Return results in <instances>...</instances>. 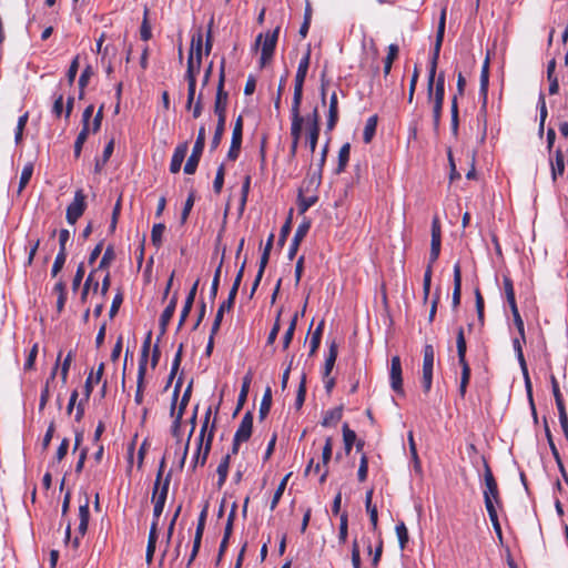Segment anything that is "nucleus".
I'll return each mask as SVG.
<instances>
[{
  "instance_id": "f257e3e1",
  "label": "nucleus",
  "mask_w": 568,
  "mask_h": 568,
  "mask_svg": "<svg viewBox=\"0 0 568 568\" xmlns=\"http://www.w3.org/2000/svg\"><path fill=\"white\" fill-rule=\"evenodd\" d=\"M446 26V8L442 9L436 40L433 49V54L429 63L428 81H427V98L429 102H433V122L434 129L437 130L440 124L444 97H445V74L440 72L436 79L437 63L439 59V52L444 40Z\"/></svg>"
},
{
  "instance_id": "f03ea898",
  "label": "nucleus",
  "mask_w": 568,
  "mask_h": 568,
  "mask_svg": "<svg viewBox=\"0 0 568 568\" xmlns=\"http://www.w3.org/2000/svg\"><path fill=\"white\" fill-rule=\"evenodd\" d=\"M225 82V60L222 59L219 72V83L214 102V113L217 116L216 128L211 141V150L214 151L221 143L226 121V108L229 102V93L224 90Z\"/></svg>"
},
{
  "instance_id": "7ed1b4c3",
  "label": "nucleus",
  "mask_w": 568,
  "mask_h": 568,
  "mask_svg": "<svg viewBox=\"0 0 568 568\" xmlns=\"http://www.w3.org/2000/svg\"><path fill=\"white\" fill-rule=\"evenodd\" d=\"M456 347H457L458 363L462 366L459 394L462 397H464L466 394V390H467V386L469 384V379H470V367L466 361L467 344H466V338L464 335L463 327H459L457 329Z\"/></svg>"
},
{
  "instance_id": "20e7f679",
  "label": "nucleus",
  "mask_w": 568,
  "mask_h": 568,
  "mask_svg": "<svg viewBox=\"0 0 568 568\" xmlns=\"http://www.w3.org/2000/svg\"><path fill=\"white\" fill-rule=\"evenodd\" d=\"M440 246H442V237H432L429 258H428V263H427V266H426V270L424 273V278H423L424 302H427L428 296H429L432 275H433V266L439 257Z\"/></svg>"
},
{
  "instance_id": "39448f33",
  "label": "nucleus",
  "mask_w": 568,
  "mask_h": 568,
  "mask_svg": "<svg viewBox=\"0 0 568 568\" xmlns=\"http://www.w3.org/2000/svg\"><path fill=\"white\" fill-rule=\"evenodd\" d=\"M485 489H484V501L486 509H496V505L500 504L499 490L497 486V481L491 473L490 467L487 463H485Z\"/></svg>"
},
{
  "instance_id": "423d86ee",
  "label": "nucleus",
  "mask_w": 568,
  "mask_h": 568,
  "mask_svg": "<svg viewBox=\"0 0 568 568\" xmlns=\"http://www.w3.org/2000/svg\"><path fill=\"white\" fill-rule=\"evenodd\" d=\"M150 345H151V333L148 334L146 338L143 342L142 351H141V358L139 362L136 392H135V396H134V400L138 405L142 404V402H143L144 377H145V373H146V364H148V357H149V352H150Z\"/></svg>"
},
{
  "instance_id": "0eeeda50",
  "label": "nucleus",
  "mask_w": 568,
  "mask_h": 568,
  "mask_svg": "<svg viewBox=\"0 0 568 568\" xmlns=\"http://www.w3.org/2000/svg\"><path fill=\"white\" fill-rule=\"evenodd\" d=\"M310 60H311V48L308 47L303 58L300 60L296 75H295V83H294V94H293V101L292 102H300L302 103L303 99V85L304 81L307 74V70L310 67Z\"/></svg>"
},
{
  "instance_id": "6e6552de",
  "label": "nucleus",
  "mask_w": 568,
  "mask_h": 568,
  "mask_svg": "<svg viewBox=\"0 0 568 568\" xmlns=\"http://www.w3.org/2000/svg\"><path fill=\"white\" fill-rule=\"evenodd\" d=\"M205 145V128L202 125L199 129L197 138L195 140L193 150L191 155L189 156L185 165H184V173L186 174H194L200 159L202 156L203 150Z\"/></svg>"
},
{
  "instance_id": "1a4fd4ad",
  "label": "nucleus",
  "mask_w": 568,
  "mask_h": 568,
  "mask_svg": "<svg viewBox=\"0 0 568 568\" xmlns=\"http://www.w3.org/2000/svg\"><path fill=\"white\" fill-rule=\"evenodd\" d=\"M87 207L85 194L83 190H77L74 193L73 201L67 207V221L70 224H75L77 221L82 216Z\"/></svg>"
},
{
  "instance_id": "9d476101",
  "label": "nucleus",
  "mask_w": 568,
  "mask_h": 568,
  "mask_svg": "<svg viewBox=\"0 0 568 568\" xmlns=\"http://www.w3.org/2000/svg\"><path fill=\"white\" fill-rule=\"evenodd\" d=\"M278 33L280 27H276L273 31H268L265 33L264 41L262 43L261 67L266 65V63L272 59L276 47Z\"/></svg>"
},
{
  "instance_id": "9b49d317",
  "label": "nucleus",
  "mask_w": 568,
  "mask_h": 568,
  "mask_svg": "<svg viewBox=\"0 0 568 568\" xmlns=\"http://www.w3.org/2000/svg\"><path fill=\"white\" fill-rule=\"evenodd\" d=\"M242 135H243V118L239 115L232 132L231 146L227 152V159L231 161H235L241 151L242 145Z\"/></svg>"
},
{
  "instance_id": "f8f14e48",
  "label": "nucleus",
  "mask_w": 568,
  "mask_h": 568,
  "mask_svg": "<svg viewBox=\"0 0 568 568\" xmlns=\"http://www.w3.org/2000/svg\"><path fill=\"white\" fill-rule=\"evenodd\" d=\"M206 516H207V504L204 506V508L202 509V511L199 516L195 536H194V540H193V548H192L190 558L186 564L187 567H190L192 565V562L196 558L197 552L200 550L202 536H203L204 528H205Z\"/></svg>"
},
{
  "instance_id": "ddd939ff",
  "label": "nucleus",
  "mask_w": 568,
  "mask_h": 568,
  "mask_svg": "<svg viewBox=\"0 0 568 568\" xmlns=\"http://www.w3.org/2000/svg\"><path fill=\"white\" fill-rule=\"evenodd\" d=\"M306 124L308 126V146L313 153L316 149L318 136H320V115L317 108H314L313 112L307 115Z\"/></svg>"
},
{
  "instance_id": "4468645a",
  "label": "nucleus",
  "mask_w": 568,
  "mask_h": 568,
  "mask_svg": "<svg viewBox=\"0 0 568 568\" xmlns=\"http://www.w3.org/2000/svg\"><path fill=\"white\" fill-rule=\"evenodd\" d=\"M311 229V221L307 219H304L303 222L297 226L294 236L292 239L287 257L288 260H293L298 251V247L301 245V242L304 240L306 234L308 233Z\"/></svg>"
},
{
  "instance_id": "2eb2a0df",
  "label": "nucleus",
  "mask_w": 568,
  "mask_h": 568,
  "mask_svg": "<svg viewBox=\"0 0 568 568\" xmlns=\"http://www.w3.org/2000/svg\"><path fill=\"white\" fill-rule=\"evenodd\" d=\"M390 387L397 394H403L402 363L399 356H393L389 372Z\"/></svg>"
},
{
  "instance_id": "dca6fc26",
  "label": "nucleus",
  "mask_w": 568,
  "mask_h": 568,
  "mask_svg": "<svg viewBox=\"0 0 568 568\" xmlns=\"http://www.w3.org/2000/svg\"><path fill=\"white\" fill-rule=\"evenodd\" d=\"M301 103L292 102L291 114H292V124H291V136L292 141L300 142L303 123L306 121L300 113Z\"/></svg>"
},
{
  "instance_id": "f3484780",
  "label": "nucleus",
  "mask_w": 568,
  "mask_h": 568,
  "mask_svg": "<svg viewBox=\"0 0 568 568\" xmlns=\"http://www.w3.org/2000/svg\"><path fill=\"white\" fill-rule=\"evenodd\" d=\"M214 432H215V425L213 423L212 426H211V429L209 432V435L206 437V443L204 445V449L196 448L195 455L193 457V463H192V468L193 469H195L197 465H200V466H204L205 465V463L207 460V457H209V454L211 452L212 442H213V438H214Z\"/></svg>"
},
{
  "instance_id": "a211bd4d",
  "label": "nucleus",
  "mask_w": 568,
  "mask_h": 568,
  "mask_svg": "<svg viewBox=\"0 0 568 568\" xmlns=\"http://www.w3.org/2000/svg\"><path fill=\"white\" fill-rule=\"evenodd\" d=\"M235 298H236L235 292H230L227 300L222 302L221 305L219 306L217 312L215 314L214 322L212 324V334H217V332L221 327V323L223 321L224 313L226 311H230L233 307Z\"/></svg>"
},
{
  "instance_id": "6ab92c4d",
  "label": "nucleus",
  "mask_w": 568,
  "mask_h": 568,
  "mask_svg": "<svg viewBox=\"0 0 568 568\" xmlns=\"http://www.w3.org/2000/svg\"><path fill=\"white\" fill-rule=\"evenodd\" d=\"M253 429V414L246 412L235 432L236 442H247L252 435Z\"/></svg>"
},
{
  "instance_id": "aec40b11",
  "label": "nucleus",
  "mask_w": 568,
  "mask_h": 568,
  "mask_svg": "<svg viewBox=\"0 0 568 568\" xmlns=\"http://www.w3.org/2000/svg\"><path fill=\"white\" fill-rule=\"evenodd\" d=\"M199 282L200 281L196 280L195 283L192 285L191 290L189 291V294H187V296L185 298L183 308H182L181 314H180L178 329H180L184 325L187 316L190 315V312H191V310L193 307L194 300H195V296H196Z\"/></svg>"
},
{
  "instance_id": "412c9836",
  "label": "nucleus",
  "mask_w": 568,
  "mask_h": 568,
  "mask_svg": "<svg viewBox=\"0 0 568 568\" xmlns=\"http://www.w3.org/2000/svg\"><path fill=\"white\" fill-rule=\"evenodd\" d=\"M176 305H178V292H175L173 294L169 304L166 305V307L164 308V311L162 312V314L160 316V328H161L162 334H164L166 332L168 325L171 322V320L175 313Z\"/></svg>"
},
{
  "instance_id": "4be33fe9",
  "label": "nucleus",
  "mask_w": 568,
  "mask_h": 568,
  "mask_svg": "<svg viewBox=\"0 0 568 568\" xmlns=\"http://www.w3.org/2000/svg\"><path fill=\"white\" fill-rule=\"evenodd\" d=\"M189 150L187 142L179 144L172 155L171 163H170V172L171 173H178L181 170L182 163L186 156Z\"/></svg>"
},
{
  "instance_id": "5701e85b",
  "label": "nucleus",
  "mask_w": 568,
  "mask_h": 568,
  "mask_svg": "<svg viewBox=\"0 0 568 568\" xmlns=\"http://www.w3.org/2000/svg\"><path fill=\"white\" fill-rule=\"evenodd\" d=\"M203 34L197 31L192 36L190 53L196 59V70L200 71L202 64Z\"/></svg>"
},
{
  "instance_id": "b1692460",
  "label": "nucleus",
  "mask_w": 568,
  "mask_h": 568,
  "mask_svg": "<svg viewBox=\"0 0 568 568\" xmlns=\"http://www.w3.org/2000/svg\"><path fill=\"white\" fill-rule=\"evenodd\" d=\"M90 518L89 511V497L85 496L84 503L79 507V526H78V535L83 537L88 530Z\"/></svg>"
},
{
  "instance_id": "393cba45",
  "label": "nucleus",
  "mask_w": 568,
  "mask_h": 568,
  "mask_svg": "<svg viewBox=\"0 0 568 568\" xmlns=\"http://www.w3.org/2000/svg\"><path fill=\"white\" fill-rule=\"evenodd\" d=\"M462 295V270L460 264L454 265V291H453V307L457 308L460 304Z\"/></svg>"
},
{
  "instance_id": "a878e982",
  "label": "nucleus",
  "mask_w": 568,
  "mask_h": 568,
  "mask_svg": "<svg viewBox=\"0 0 568 568\" xmlns=\"http://www.w3.org/2000/svg\"><path fill=\"white\" fill-rule=\"evenodd\" d=\"M338 121V101H337V94L336 92H333V94L329 98V108H328V115H327V130L332 131L336 123Z\"/></svg>"
},
{
  "instance_id": "bb28decb",
  "label": "nucleus",
  "mask_w": 568,
  "mask_h": 568,
  "mask_svg": "<svg viewBox=\"0 0 568 568\" xmlns=\"http://www.w3.org/2000/svg\"><path fill=\"white\" fill-rule=\"evenodd\" d=\"M156 540H158L156 521H152L151 527H150V532H149L146 554H145V560H146L148 565H150L153 560Z\"/></svg>"
},
{
  "instance_id": "cd10ccee",
  "label": "nucleus",
  "mask_w": 568,
  "mask_h": 568,
  "mask_svg": "<svg viewBox=\"0 0 568 568\" xmlns=\"http://www.w3.org/2000/svg\"><path fill=\"white\" fill-rule=\"evenodd\" d=\"M337 355H338V346H337L336 342H332L329 344L328 355H327V357L325 359V364H324V373H323L324 378H327L329 376V374L332 373L335 362H336V358H337Z\"/></svg>"
},
{
  "instance_id": "c85d7f7f",
  "label": "nucleus",
  "mask_w": 568,
  "mask_h": 568,
  "mask_svg": "<svg viewBox=\"0 0 568 568\" xmlns=\"http://www.w3.org/2000/svg\"><path fill=\"white\" fill-rule=\"evenodd\" d=\"M61 355H62V352H59V355H58V359H57V363L50 374V377L47 379V383H45V386L43 387L42 392H41V395H40V403H39V408L40 410H42L48 400H49V397H50V393H49V384L50 382H52L54 378H55V375H57V371H58V367H59V361L61 358Z\"/></svg>"
},
{
  "instance_id": "c756f323",
  "label": "nucleus",
  "mask_w": 568,
  "mask_h": 568,
  "mask_svg": "<svg viewBox=\"0 0 568 568\" xmlns=\"http://www.w3.org/2000/svg\"><path fill=\"white\" fill-rule=\"evenodd\" d=\"M342 415H343L342 406L329 409L324 414V417H323V420L321 424L324 427L335 426L341 420Z\"/></svg>"
},
{
  "instance_id": "7c9ffc66",
  "label": "nucleus",
  "mask_w": 568,
  "mask_h": 568,
  "mask_svg": "<svg viewBox=\"0 0 568 568\" xmlns=\"http://www.w3.org/2000/svg\"><path fill=\"white\" fill-rule=\"evenodd\" d=\"M303 192H304V189L301 187L300 191H298V197H297V201H298V213L300 214H304L318 200L317 195L313 194V195H310V196H305L303 194Z\"/></svg>"
},
{
  "instance_id": "2f4dec72",
  "label": "nucleus",
  "mask_w": 568,
  "mask_h": 568,
  "mask_svg": "<svg viewBox=\"0 0 568 568\" xmlns=\"http://www.w3.org/2000/svg\"><path fill=\"white\" fill-rule=\"evenodd\" d=\"M349 154H351V144L344 143L338 151V162H337V168L335 170V172L337 174L344 172V170L349 161Z\"/></svg>"
},
{
  "instance_id": "473e14b6",
  "label": "nucleus",
  "mask_w": 568,
  "mask_h": 568,
  "mask_svg": "<svg viewBox=\"0 0 568 568\" xmlns=\"http://www.w3.org/2000/svg\"><path fill=\"white\" fill-rule=\"evenodd\" d=\"M435 359V351L433 345L427 344L424 346V358H423V373H433Z\"/></svg>"
},
{
  "instance_id": "72a5a7b5",
  "label": "nucleus",
  "mask_w": 568,
  "mask_h": 568,
  "mask_svg": "<svg viewBox=\"0 0 568 568\" xmlns=\"http://www.w3.org/2000/svg\"><path fill=\"white\" fill-rule=\"evenodd\" d=\"M565 172V160L561 150H557L555 154V162H551V176L556 181L558 175Z\"/></svg>"
},
{
  "instance_id": "f704fd0d",
  "label": "nucleus",
  "mask_w": 568,
  "mask_h": 568,
  "mask_svg": "<svg viewBox=\"0 0 568 568\" xmlns=\"http://www.w3.org/2000/svg\"><path fill=\"white\" fill-rule=\"evenodd\" d=\"M180 386H181V382L179 381L174 387V392H173V398H172V404H171V416L176 419V420H181L182 422V417H183V414H184V410L186 408V406H181V404L179 405V409H176V400H178V396H179V390H180Z\"/></svg>"
},
{
  "instance_id": "c9c22d12",
  "label": "nucleus",
  "mask_w": 568,
  "mask_h": 568,
  "mask_svg": "<svg viewBox=\"0 0 568 568\" xmlns=\"http://www.w3.org/2000/svg\"><path fill=\"white\" fill-rule=\"evenodd\" d=\"M230 459H231V455L227 454L226 456H224L222 458V460L220 462V464L217 466L216 473L219 475V480H217L219 488H221L225 484V480L227 478Z\"/></svg>"
},
{
  "instance_id": "e433bc0d",
  "label": "nucleus",
  "mask_w": 568,
  "mask_h": 568,
  "mask_svg": "<svg viewBox=\"0 0 568 568\" xmlns=\"http://www.w3.org/2000/svg\"><path fill=\"white\" fill-rule=\"evenodd\" d=\"M251 382H252V374L247 373L243 377L240 395H239V398H237L236 412L240 410L243 407L244 403L246 402L247 394H248V390H250Z\"/></svg>"
},
{
  "instance_id": "4c0bfd02",
  "label": "nucleus",
  "mask_w": 568,
  "mask_h": 568,
  "mask_svg": "<svg viewBox=\"0 0 568 568\" xmlns=\"http://www.w3.org/2000/svg\"><path fill=\"white\" fill-rule=\"evenodd\" d=\"M377 121H378L377 115H372L367 119L365 128H364V132H363V141L365 143H369L373 140L375 132H376Z\"/></svg>"
},
{
  "instance_id": "58836bf2",
  "label": "nucleus",
  "mask_w": 568,
  "mask_h": 568,
  "mask_svg": "<svg viewBox=\"0 0 568 568\" xmlns=\"http://www.w3.org/2000/svg\"><path fill=\"white\" fill-rule=\"evenodd\" d=\"M271 406H272V389L270 386H267L263 394L261 405H260L258 416L261 419H264L267 416V414L270 413Z\"/></svg>"
},
{
  "instance_id": "ea45409f",
  "label": "nucleus",
  "mask_w": 568,
  "mask_h": 568,
  "mask_svg": "<svg viewBox=\"0 0 568 568\" xmlns=\"http://www.w3.org/2000/svg\"><path fill=\"white\" fill-rule=\"evenodd\" d=\"M545 432H546V437H547V440H548L551 454H552L554 458L556 459L562 476L566 478V473H565L564 465L561 463V458H560L559 452H558V449H557V447H556V445L554 443L551 432H550V429H549V427L547 425L545 426Z\"/></svg>"
},
{
  "instance_id": "a19ab883",
  "label": "nucleus",
  "mask_w": 568,
  "mask_h": 568,
  "mask_svg": "<svg viewBox=\"0 0 568 568\" xmlns=\"http://www.w3.org/2000/svg\"><path fill=\"white\" fill-rule=\"evenodd\" d=\"M398 51H399V49H398L397 44L393 43L388 47V53H387V57L385 58L384 68H383V72H384L385 77H387L390 73L393 62L397 58Z\"/></svg>"
},
{
  "instance_id": "79ce46f5",
  "label": "nucleus",
  "mask_w": 568,
  "mask_h": 568,
  "mask_svg": "<svg viewBox=\"0 0 568 568\" xmlns=\"http://www.w3.org/2000/svg\"><path fill=\"white\" fill-rule=\"evenodd\" d=\"M489 83V58L487 57L484 61L480 72V93L486 99Z\"/></svg>"
},
{
  "instance_id": "37998d69",
  "label": "nucleus",
  "mask_w": 568,
  "mask_h": 568,
  "mask_svg": "<svg viewBox=\"0 0 568 568\" xmlns=\"http://www.w3.org/2000/svg\"><path fill=\"white\" fill-rule=\"evenodd\" d=\"M32 173H33V163L29 162L22 169V172L20 175V181H19L18 194H20L23 191V189L28 185V183L31 180Z\"/></svg>"
},
{
  "instance_id": "c03bdc74",
  "label": "nucleus",
  "mask_w": 568,
  "mask_h": 568,
  "mask_svg": "<svg viewBox=\"0 0 568 568\" xmlns=\"http://www.w3.org/2000/svg\"><path fill=\"white\" fill-rule=\"evenodd\" d=\"M53 292L58 294L57 310L61 312L67 301L65 284L62 281L57 282Z\"/></svg>"
},
{
  "instance_id": "a18cd8bd",
  "label": "nucleus",
  "mask_w": 568,
  "mask_h": 568,
  "mask_svg": "<svg viewBox=\"0 0 568 568\" xmlns=\"http://www.w3.org/2000/svg\"><path fill=\"white\" fill-rule=\"evenodd\" d=\"M343 440L345 446V453L349 454L356 440V433L349 429L347 424H344L343 426Z\"/></svg>"
},
{
  "instance_id": "49530a36",
  "label": "nucleus",
  "mask_w": 568,
  "mask_h": 568,
  "mask_svg": "<svg viewBox=\"0 0 568 568\" xmlns=\"http://www.w3.org/2000/svg\"><path fill=\"white\" fill-rule=\"evenodd\" d=\"M165 231V225L163 223L154 224L151 231V242L155 247H161L162 245V236Z\"/></svg>"
},
{
  "instance_id": "de8ad7c7",
  "label": "nucleus",
  "mask_w": 568,
  "mask_h": 568,
  "mask_svg": "<svg viewBox=\"0 0 568 568\" xmlns=\"http://www.w3.org/2000/svg\"><path fill=\"white\" fill-rule=\"evenodd\" d=\"M90 128H82L74 142V156L78 159L81 155L82 146L88 139Z\"/></svg>"
},
{
  "instance_id": "09e8293b",
  "label": "nucleus",
  "mask_w": 568,
  "mask_h": 568,
  "mask_svg": "<svg viewBox=\"0 0 568 568\" xmlns=\"http://www.w3.org/2000/svg\"><path fill=\"white\" fill-rule=\"evenodd\" d=\"M291 476V474H287L280 483V485L277 486L274 495H273V498L271 500V510H274L280 501V499L282 498L283 496V493L286 488V484H287V480H288V477Z\"/></svg>"
},
{
  "instance_id": "8fccbe9b",
  "label": "nucleus",
  "mask_w": 568,
  "mask_h": 568,
  "mask_svg": "<svg viewBox=\"0 0 568 568\" xmlns=\"http://www.w3.org/2000/svg\"><path fill=\"white\" fill-rule=\"evenodd\" d=\"M297 317H298V314L295 313V315L291 320L288 328L286 329V332L284 334V337H283V348L284 349L288 348V346L293 339L294 332H295L296 324H297Z\"/></svg>"
},
{
  "instance_id": "3c124183",
  "label": "nucleus",
  "mask_w": 568,
  "mask_h": 568,
  "mask_svg": "<svg viewBox=\"0 0 568 568\" xmlns=\"http://www.w3.org/2000/svg\"><path fill=\"white\" fill-rule=\"evenodd\" d=\"M348 536V515L347 513H343L339 518V531H338V540L341 544H345Z\"/></svg>"
},
{
  "instance_id": "603ef678",
  "label": "nucleus",
  "mask_w": 568,
  "mask_h": 568,
  "mask_svg": "<svg viewBox=\"0 0 568 568\" xmlns=\"http://www.w3.org/2000/svg\"><path fill=\"white\" fill-rule=\"evenodd\" d=\"M503 284H504V290H505L506 298H507L509 306L517 305L516 298H515L514 285H513V281L510 280V277L504 276Z\"/></svg>"
},
{
  "instance_id": "864d4df0",
  "label": "nucleus",
  "mask_w": 568,
  "mask_h": 568,
  "mask_svg": "<svg viewBox=\"0 0 568 568\" xmlns=\"http://www.w3.org/2000/svg\"><path fill=\"white\" fill-rule=\"evenodd\" d=\"M396 535H397V538H398V542H399V547L400 549H405L407 542H408V530L406 528V525L400 521L396 525Z\"/></svg>"
},
{
  "instance_id": "5fc2aeb1",
  "label": "nucleus",
  "mask_w": 568,
  "mask_h": 568,
  "mask_svg": "<svg viewBox=\"0 0 568 568\" xmlns=\"http://www.w3.org/2000/svg\"><path fill=\"white\" fill-rule=\"evenodd\" d=\"M550 382H551V389H552V395L556 400L557 409L566 408L562 395L559 389V384L554 375L550 376Z\"/></svg>"
},
{
  "instance_id": "6e6d98bb",
  "label": "nucleus",
  "mask_w": 568,
  "mask_h": 568,
  "mask_svg": "<svg viewBox=\"0 0 568 568\" xmlns=\"http://www.w3.org/2000/svg\"><path fill=\"white\" fill-rule=\"evenodd\" d=\"M222 265H223V260H221L217 268L215 270V273H214V276H213V281H212V284H211L210 298H211L212 302L216 298V295H217Z\"/></svg>"
},
{
  "instance_id": "4d7b16f0",
  "label": "nucleus",
  "mask_w": 568,
  "mask_h": 568,
  "mask_svg": "<svg viewBox=\"0 0 568 568\" xmlns=\"http://www.w3.org/2000/svg\"><path fill=\"white\" fill-rule=\"evenodd\" d=\"M200 71L196 70V59L192 57V54H189L187 57V68L185 73L186 81H193L196 82V74Z\"/></svg>"
},
{
  "instance_id": "13d9d810",
  "label": "nucleus",
  "mask_w": 568,
  "mask_h": 568,
  "mask_svg": "<svg viewBox=\"0 0 568 568\" xmlns=\"http://www.w3.org/2000/svg\"><path fill=\"white\" fill-rule=\"evenodd\" d=\"M510 310H511V313H513V317H514V322H515V325L518 329V333L520 335V338L525 342V326H524V321L519 314V311H518V307L517 305H513L510 306Z\"/></svg>"
},
{
  "instance_id": "bf43d9fd",
  "label": "nucleus",
  "mask_w": 568,
  "mask_h": 568,
  "mask_svg": "<svg viewBox=\"0 0 568 568\" xmlns=\"http://www.w3.org/2000/svg\"><path fill=\"white\" fill-rule=\"evenodd\" d=\"M67 261V252L59 251L51 268V275L55 277L59 272L63 268Z\"/></svg>"
},
{
  "instance_id": "052dcab7",
  "label": "nucleus",
  "mask_w": 568,
  "mask_h": 568,
  "mask_svg": "<svg viewBox=\"0 0 568 568\" xmlns=\"http://www.w3.org/2000/svg\"><path fill=\"white\" fill-rule=\"evenodd\" d=\"M164 469H165V459L162 458V460L160 462V465H159L155 483H154V486H153V496H152V498H155V496L158 495V491L162 487L163 479H164L163 478Z\"/></svg>"
},
{
  "instance_id": "680f3d73",
  "label": "nucleus",
  "mask_w": 568,
  "mask_h": 568,
  "mask_svg": "<svg viewBox=\"0 0 568 568\" xmlns=\"http://www.w3.org/2000/svg\"><path fill=\"white\" fill-rule=\"evenodd\" d=\"M225 168L221 164L216 171V175L213 182V190L216 194H220L224 184Z\"/></svg>"
},
{
  "instance_id": "e2e57ef3",
  "label": "nucleus",
  "mask_w": 568,
  "mask_h": 568,
  "mask_svg": "<svg viewBox=\"0 0 568 568\" xmlns=\"http://www.w3.org/2000/svg\"><path fill=\"white\" fill-rule=\"evenodd\" d=\"M305 395H306V376L303 375L300 386H298V389H297L296 399H295V406L297 409L303 406V404L305 402Z\"/></svg>"
},
{
  "instance_id": "0e129e2a",
  "label": "nucleus",
  "mask_w": 568,
  "mask_h": 568,
  "mask_svg": "<svg viewBox=\"0 0 568 568\" xmlns=\"http://www.w3.org/2000/svg\"><path fill=\"white\" fill-rule=\"evenodd\" d=\"M538 106H539V113H540L539 133H542L544 126H545V121L548 115L546 100H545V95L542 93L539 95Z\"/></svg>"
},
{
  "instance_id": "69168bd1",
  "label": "nucleus",
  "mask_w": 568,
  "mask_h": 568,
  "mask_svg": "<svg viewBox=\"0 0 568 568\" xmlns=\"http://www.w3.org/2000/svg\"><path fill=\"white\" fill-rule=\"evenodd\" d=\"M195 194L191 192L184 203L182 213H181V223L184 224L190 215V212L194 205Z\"/></svg>"
},
{
  "instance_id": "338daca9",
  "label": "nucleus",
  "mask_w": 568,
  "mask_h": 568,
  "mask_svg": "<svg viewBox=\"0 0 568 568\" xmlns=\"http://www.w3.org/2000/svg\"><path fill=\"white\" fill-rule=\"evenodd\" d=\"M333 454V439L332 437H327L325 440V445L322 452V463L324 467H326L332 458Z\"/></svg>"
},
{
  "instance_id": "774afa93",
  "label": "nucleus",
  "mask_w": 568,
  "mask_h": 568,
  "mask_svg": "<svg viewBox=\"0 0 568 568\" xmlns=\"http://www.w3.org/2000/svg\"><path fill=\"white\" fill-rule=\"evenodd\" d=\"M170 483H171V473H168L166 476L163 479L162 487L158 491V495L155 496L154 499L161 500V501H166Z\"/></svg>"
}]
</instances>
